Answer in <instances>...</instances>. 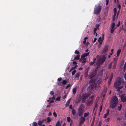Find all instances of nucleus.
Listing matches in <instances>:
<instances>
[{
    "label": "nucleus",
    "instance_id": "1",
    "mask_svg": "<svg viewBox=\"0 0 126 126\" xmlns=\"http://www.w3.org/2000/svg\"><path fill=\"white\" fill-rule=\"evenodd\" d=\"M118 101V98L116 96H113L110 102V108L113 109L115 107L117 104Z\"/></svg>",
    "mask_w": 126,
    "mask_h": 126
},
{
    "label": "nucleus",
    "instance_id": "2",
    "mask_svg": "<svg viewBox=\"0 0 126 126\" xmlns=\"http://www.w3.org/2000/svg\"><path fill=\"white\" fill-rule=\"evenodd\" d=\"M121 83V79L120 78H118L117 79V81L114 84V86L115 88L117 89L118 91H119L123 87L122 86L119 87Z\"/></svg>",
    "mask_w": 126,
    "mask_h": 126
},
{
    "label": "nucleus",
    "instance_id": "3",
    "mask_svg": "<svg viewBox=\"0 0 126 126\" xmlns=\"http://www.w3.org/2000/svg\"><path fill=\"white\" fill-rule=\"evenodd\" d=\"M89 95L88 94L85 93L82 94L79 96V99L81 100L82 103L85 102L86 100L89 96Z\"/></svg>",
    "mask_w": 126,
    "mask_h": 126
},
{
    "label": "nucleus",
    "instance_id": "4",
    "mask_svg": "<svg viewBox=\"0 0 126 126\" xmlns=\"http://www.w3.org/2000/svg\"><path fill=\"white\" fill-rule=\"evenodd\" d=\"M84 110V105L83 104H81L78 109V115L80 117L83 114Z\"/></svg>",
    "mask_w": 126,
    "mask_h": 126
},
{
    "label": "nucleus",
    "instance_id": "5",
    "mask_svg": "<svg viewBox=\"0 0 126 126\" xmlns=\"http://www.w3.org/2000/svg\"><path fill=\"white\" fill-rule=\"evenodd\" d=\"M102 9V7L100 4L97 6H95L94 8L93 13L94 14L98 15Z\"/></svg>",
    "mask_w": 126,
    "mask_h": 126
},
{
    "label": "nucleus",
    "instance_id": "6",
    "mask_svg": "<svg viewBox=\"0 0 126 126\" xmlns=\"http://www.w3.org/2000/svg\"><path fill=\"white\" fill-rule=\"evenodd\" d=\"M94 95H92L87 100L86 102V104L88 106H91L92 105L93 102Z\"/></svg>",
    "mask_w": 126,
    "mask_h": 126
},
{
    "label": "nucleus",
    "instance_id": "7",
    "mask_svg": "<svg viewBox=\"0 0 126 126\" xmlns=\"http://www.w3.org/2000/svg\"><path fill=\"white\" fill-rule=\"evenodd\" d=\"M105 59V56L100 58L98 61L97 63L98 65H101L104 62Z\"/></svg>",
    "mask_w": 126,
    "mask_h": 126
},
{
    "label": "nucleus",
    "instance_id": "8",
    "mask_svg": "<svg viewBox=\"0 0 126 126\" xmlns=\"http://www.w3.org/2000/svg\"><path fill=\"white\" fill-rule=\"evenodd\" d=\"M115 26V24L114 22H112L111 23V28L110 29V33H113L115 29V28H114Z\"/></svg>",
    "mask_w": 126,
    "mask_h": 126
},
{
    "label": "nucleus",
    "instance_id": "9",
    "mask_svg": "<svg viewBox=\"0 0 126 126\" xmlns=\"http://www.w3.org/2000/svg\"><path fill=\"white\" fill-rule=\"evenodd\" d=\"M121 98L122 102H125L126 101V94H124L121 95Z\"/></svg>",
    "mask_w": 126,
    "mask_h": 126
},
{
    "label": "nucleus",
    "instance_id": "10",
    "mask_svg": "<svg viewBox=\"0 0 126 126\" xmlns=\"http://www.w3.org/2000/svg\"><path fill=\"white\" fill-rule=\"evenodd\" d=\"M102 80L101 79L97 81V83H95L94 85L95 87H98L100 86V84L101 83Z\"/></svg>",
    "mask_w": 126,
    "mask_h": 126
},
{
    "label": "nucleus",
    "instance_id": "11",
    "mask_svg": "<svg viewBox=\"0 0 126 126\" xmlns=\"http://www.w3.org/2000/svg\"><path fill=\"white\" fill-rule=\"evenodd\" d=\"M109 48V46L108 45L105 46L104 48H103L102 52V53L103 54H105L106 52Z\"/></svg>",
    "mask_w": 126,
    "mask_h": 126
},
{
    "label": "nucleus",
    "instance_id": "12",
    "mask_svg": "<svg viewBox=\"0 0 126 126\" xmlns=\"http://www.w3.org/2000/svg\"><path fill=\"white\" fill-rule=\"evenodd\" d=\"M94 86L93 84L89 86L88 87L87 91L89 92H90L94 88Z\"/></svg>",
    "mask_w": 126,
    "mask_h": 126
},
{
    "label": "nucleus",
    "instance_id": "13",
    "mask_svg": "<svg viewBox=\"0 0 126 126\" xmlns=\"http://www.w3.org/2000/svg\"><path fill=\"white\" fill-rule=\"evenodd\" d=\"M89 54V53L88 52L86 53H85L82 54L81 56V58L79 60L80 62H81V61L82 60V58H84L86 57Z\"/></svg>",
    "mask_w": 126,
    "mask_h": 126
},
{
    "label": "nucleus",
    "instance_id": "14",
    "mask_svg": "<svg viewBox=\"0 0 126 126\" xmlns=\"http://www.w3.org/2000/svg\"><path fill=\"white\" fill-rule=\"evenodd\" d=\"M85 119V118L82 116L81 117L80 120L79 121V123L80 124H82L84 123Z\"/></svg>",
    "mask_w": 126,
    "mask_h": 126
},
{
    "label": "nucleus",
    "instance_id": "15",
    "mask_svg": "<svg viewBox=\"0 0 126 126\" xmlns=\"http://www.w3.org/2000/svg\"><path fill=\"white\" fill-rule=\"evenodd\" d=\"M96 71H95L91 73L90 75V76L91 78H93L96 75Z\"/></svg>",
    "mask_w": 126,
    "mask_h": 126
},
{
    "label": "nucleus",
    "instance_id": "16",
    "mask_svg": "<svg viewBox=\"0 0 126 126\" xmlns=\"http://www.w3.org/2000/svg\"><path fill=\"white\" fill-rule=\"evenodd\" d=\"M110 111V110L108 109L107 110V113L104 114L103 116V118H105L108 115Z\"/></svg>",
    "mask_w": 126,
    "mask_h": 126
},
{
    "label": "nucleus",
    "instance_id": "17",
    "mask_svg": "<svg viewBox=\"0 0 126 126\" xmlns=\"http://www.w3.org/2000/svg\"><path fill=\"white\" fill-rule=\"evenodd\" d=\"M71 98H70L69 99H68L67 101L66 104H65L66 107H67L68 105H69L70 102V101L71 100Z\"/></svg>",
    "mask_w": 126,
    "mask_h": 126
},
{
    "label": "nucleus",
    "instance_id": "18",
    "mask_svg": "<svg viewBox=\"0 0 126 126\" xmlns=\"http://www.w3.org/2000/svg\"><path fill=\"white\" fill-rule=\"evenodd\" d=\"M80 55H78L77 56H76L74 58L73 60H72V61L75 60H78L79 59L80 57Z\"/></svg>",
    "mask_w": 126,
    "mask_h": 126
},
{
    "label": "nucleus",
    "instance_id": "19",
    "mask_svg": "<svg viewBox=\"0 0 126 126\" xmlns=\"http://www.w3.org/2000/svg\"><path fill=\"white\" fill-rule=\"evenodd\" d=\"M73 93V94L75 95L77 92V87L73 88L72 91Z\"/></svg>",
    "mask_w": 126,
    "mask_h": 126
},
{
    "label": "nucleus",
    "instance_id": "20",
    "mask_svg": "<svg viewBox=\"0 0 126 126\" xmlns=\"http://www.w3.org/2000/svg\"><path fill=\"white\" fill-rule=\"evenodd\" d=\"M121 49H119L117 51V57H118L119 56L120 53L121 52Z\"/></svg>",
    "mask_w": 126,
    "mask_h": 126
},
{
    "label": "nucleus",
    "instance_id": "21",
    "mask_svg": "<svg viewBox=\"0 0 126 126\" xmlns=\"http://www.w3.org/2000/svg\"><path fill=\"white\" fill-rule=\"evenodd\" d=\"M103 41V39H102L101 37H100L99 38L98 42H99L100 44H101Z\"/></svg>",
    "mask_w": 126,
    "mask_h": 126
},
{
    "label": "nucleus",
    "instance_id": "22",
    "mask_svg": "<svg viewBox=\"0 0 126 126\" xmlns=\"http://www.w3.org/2000/svg\"><path fill=\"white\" fill-rule=\"evenodd\" d=\"M80 75V73L79 72H78L77 74H76L75 76V77L77 78L78 79Z\"/></svg>",
    "mask_w": 126,
    "mask_h": 126
},
{
    "label": "nucleus",
    "instance_id": "23",
    "mask_svg": "<svg viewBox=\"0 0 126 126\" xmlns=\"http://www.w3.org/2000/svg\"><path fill=\"white\" fill-rule=\"evenodd\" d=\"M89 114V113L88 112L85 113L84 114V116L85 117H88Z\"/></svg>",
    "mask_w": 126,
    "mask_h": 126
},
{
    "label": "nucleus",
    "instance_id": "24",
    "mask_svg": "<svg viewBox=\"0 0 126 126\" xmlns=\"http://www.w3.org/2000/svg\"><path fill=\"white\" fill-rule=\"evenodd\" d=\"M86 58H82V60L81 61V62L82 63H85L86 62Z\"/></svg>",
    "mask_w": 126,
    "mask_h": 126
},
{
    "label": "nucleus",
    "instance_id": "25",
    "mask_svg": "<svg viewBox=\"0 0 126 126\" xmlns=\"http://www.w3.org/2000/svg\"><path fill=\"white\" fill-rule=\"evenodd\" d=\"M98 107V105H97V102H95V106H94V109H93V112H94V110H95V108H97Z\"/></svg>",
    "mask_w": 126,
    "mask_h": 126
},
{
    "label": "nucleus",
    "instance_id": "26",
    "mask_svg": "<svg viewBox=\"0 0 126 126\" xmlns=\"http://www.w3.org/2000/svg\"><path fill=\"white\" fill-rule=\"evenodd\" d=\"M72 113L73 115H75L76 113L75 110L74 109H73L72 110Z\"/></svg>",
    "mask_w": 126,
    "mask_h": 126
},
{
    "label": "nucleus",
    "instance_id": "27",
    "mask_svg": "<svg viewBox=\"0 0 126 126\" xmlns=\"http://www.w3.org/2000/svg\"><path fill=\"white\" fill-rule=\"evenodd\" d=\"M67 82V81L65 80H63L62 82V83L63 85H65Z\"/></svg>",
    "mask_w": 126,
    "mask_h": 126
},
{
    "label": "nucleus",
    "instance_id": "28",
    "mask_svg": "<svg viewBox=\"0 0 126 126\" xmlns=\"http://www.w3.org/2000/svg\"><path fill=\"white\" fill-rule=\"evenodd\" d=\"M60 123L59 121H58L56 123V126H60Z\"/></svg>",
    "mask_w": 126,
    "mask_h": 126
},
{
    "label": "nucleus",
    "instance_id": "29",
    "mask_svg": "<svg viewBox=\"0 0 126 126\" xmlns=\"http://www.w3.org/2000/svg\"><path fill=\"white\" fill-rule=\"evenodd\" d=\"M88 39L87 37H85L84 39V40L83 42V44H85L86 43V40Z\"/></svg>",
    "mask_w": 126,
    "mask_h": 126
},
{
    "label": "nucleus",
    "instance_id": "30",
    "mask_svg": "<svg viewBox=\"0 0 126 126\" xmlns=\"http://www.w3.org/2000/svg\"><path fill=\"white\" fill-rule=\"evenodd\" d=\"M122 105L121 104H120V106H119L118 107V110H121V108H122Z\"/></svg>",
    "mask_w": 126,
    "mask_h": 126
},
{
    "label": "nucleus",
    "instance_id": "31",
    "mask_svg": "<svg viewBox=\"0 0 126 126\" xmlns=\"http://www.w3.org/2000/svg\"><path fill=\"white\" fill-rule=\"evenodd\" d=\"M47 121L48 122H50L51 121V120L50 118L49 117H48L47 118Z\"/></svg>",
    "mask_w": 126,
    "mask_h": 126
},
{
    "label": "nucleus",
    "instance_id": "32",
    "mask_svg": "<svg viewBox=\"0 0 126 126\" xmlns=\"http://www.w3.org/2000/svg\"><path fill=\"white\" fill-rule=\"evenodd\" d=\"M32 125L33 126H37V124L36 122H34L32 124Z\"/></svg>",
    "mask_w": 126,
    "mask_h": 126
},
{
    "label": "nucleus",
    "instance_id": "33",
    "mask_svg": "<svg viewBox=\"0 0 126 126\" xmlns=\"http://www.w3.org/2000/svg\"><path fill=\"white\" fill-rule=\"evenodd\" d=\"M67 121L68 122H69L71 121V118L69 117H68L67 118Z\"/></svg>",
    "mask_w": 126,
    "mask_h": 126
},
{
    "label": "nucleus",
    "instance_id": "34",
    "mask_svg": "<svg viewBox=\"0 0 126 126\" xmlns=\"http://www.w3.org/2000/svg\"><path fill=\"white\" fill-rule=\"evenodd\" d=\"M76 70H74L72 72V75H74L76 73Z\"/></svg>",
    "mask_w": 126,
    "mask_h": 126
},
{
    "label": "nucleus",
    "instance_id": "35",
    "mask_svg": "<svg viewBox=\"0 0 126 126\" xmlns=\"http://www.w3.org/2000/svg\"><path fill=\"white\" fill-rule=\"evenodd\" d=\"M112 62H111L109 66L108 67V68L110 69L112 65Z\"/></svg>",
    "mask_w": 126,
    "mask_h": 126
},
{
    "label": "nucleus",
    "instance_id": "36",
    "mask_svg": "<svg viewBox=\"0 0 126 126\" xmlns=\"http://www.w3.org/2000/svg\"><path fill=\"white\" fill-rule=\"evenodd\" d=\"M75 54H79V52L78 50H76L75 52Z\"/></svg>",
    "mask_w": 126,
    "mask_h": 126
},
{
    "label": "nucleus",
    "instance_id": "37",
    "mask_svg": "<svg viewBox=\"0 0 126 126\" xmlns=\"http://www.w3.org/2000/svg\"><path fill=\"white\" fill-rule=\"evenodd\" d=\"M61 98L60 97H57L56 99V101H60V98Z\"/></svg>",
    "mask_w": 126,
    "mask_h": 126
},
{
    "label": "nucleus",
    "instance_id": "38",
    "mask_svg": "<svg viewBox=\"0 0 126 126\" xmlns=\"http://www.w3.org/2000/svg\"><path fill=\"white\" fill-rule=\"evenodd\" d=\"M38 125L40 126H41L42 125V124L41 123V122L40 121L38 122Z\"/></svg>",
    "mask_w": 126,
    "mask_h": 126
},
{
    "label": "nucleus",
    "instance_id": "39",
    "mask_svg": "<svg viewBox=\"0 0 126 126\" xmlns=\"http://www.w3.org/2000/svg\"><path fill=\"white\" fill-rule=\"evenodd\" d=\"M126 62L125 64H124V70H126Z\"/></svg>",
    "mask_w": 126,
    "mask_h": 126
},
{
    "label": "nucleus",
    "instance_id": "40",
    "mask_svg": "<svg viewBox=\"0 0 126 126\" xmlns=\"http://www.w3.org/2000/svg\"><path fill=\"white\" fill-rule=\"evenodd\" d=\"M53 115L55 117H56L57 116V115L56 112L54 111L53 113Z\"/></svg>",
    "mask_w": 126,
    "mask_h": 126
},
{
    "label": "nucleus",
    "instance_id": "41",
    "mask_svg": "<svg viewBox=\"0 0 126 126\" xmlns=\"http://www.w3.org/2000/svg\"><path fill=\"white\" fill-rule=\"evenodd\" d=\"M113 11L114 13H117L116 8H114L113 9Z\"/></svg>",
    "mask_w": 126,
    "mask_h": 126
},
{
    "label": "nucleus",
    "instance_id": "42",
    "mask_svg": "<svg viewBox=\"0 0 126 126\" xmlns=\"http://www.w3.org/2000/svg\"><path fill=\"white\" fill-rule=\"evenodd\" d=\"M102 105H101L99 107V110L100 111H101L102 109Z\"/></svg>",
    "mask_w": 126,
    "mask_h": 126
},
{
    "label": "nucleus",
    "instance_id": "43",
    "mask_svg": "<svg viewBox=\"0 0 126 126\" xmlns=\"http://www.w3.org/2000/svg\"><path fill=\"white\" fill-rule=\"evenodd\" d=\"M102 124V122L101 121H99V122L98 125V126H101V125Z\"/></svg>",
    "mask_w": 126,
    "mask_h": 126
},
{
    "label": "nucleus",
    "instance_id": "44",
    "mask_svg": "<svg viewBox=\"0 0 126 126\" xmlns=\"http://www.w3.org/2000/svg\"><path fill=\"white\" fill-rule=\"evenodd\" d=\"M54 94V92L53 91H51L50 93V94L52 95H53Z\"/></svg>",
    "mask_w": 126,
    "mask_h": 126
},
{
    "label": "nucleus",
    "instance_id": "45",
    "mask_svg": "<svg viewBox=\"0 0 126 126\" xmlns=\"http://www.w3.org/2000/svg\"><path fill=\"white\" fill-rule=\"evenodd\" d=\"M112 77H111V78H110L109 80V84L110 83V81L112 80Z\"/></svg>",
    "mask_w": 126,
    "mask_h": 126
},
{
    "label": "nucleus",
    "instance_id": "46",
    "mask_svg": "<svg viewBox=\"0 0 126 126\" xmlns=\"http://www.w3.org/2000/svg\"><path fill=\"white\" fill-rule=\"evenodd\" d=\"M70 86V84H68L67 85L65 88L66 89H67Z\"/></svg>",
    "mask_w": 126,
    "mask_h": 126
},
{
    "label": "nucleus",
    "instance_id": "47",
    "mask_svg": "<svg viewBox=\"0 0 126 126\" xmlns=\"http://www.w3.org/2000/svg\"><path fill=\"white\" fill-rule=\"evenodd\" d=\"M46 119H44L42 120V121H40L41 122V123L42 124L44 122L46 121Z\"/></svg>",
    "mask_w": 126,
    "mask_h": 126
},
{
    "label": "nucleus",
    "instance_id": "48",
    "mask_svg": "<svg viewBox=\"0 0 126 126\" xmlns=\"http://www.w3.org/2000/svg\"><path fill=\"white\" fill-rule=\"evenodd\" d=\"M69 108L70 109H72V108H73V107H72V105H70L69 106Z\"/></svg>",
    "mask_w": 126,
    "mask_h": 126
},
{
    "label": "nucleus",
    "instance_id": "49",
    "mask_svg": "<svg viewBox=\"0 0 126 126\" xmlns=\"http://www.w3.org/2000/svg\"><path fill=\"white\" fill-rule=\"evenodd\" d=\"M62 80V78H58L57 79V80L58 81H61Z\"/></svg>",
    "mask_w": 126,
    "mask_h": 126
},
{
    "label": "nucleus",
    "instance_id": "50",
    "mask_svg": "<svg viewBox=\"0 0 126 126\" xmlns=\"http://www.w3.org/2000/svg\"><path fill=\"white\" fill-rule=\"evenodd\" d=\"M120 21H119L118 22V23L117 25V27H119V26L120 25Z\"/></svg>",
    "mask_w": 126,
    "mask_h": 126
},
{
    "label": "nucleus",
    "instance_id": "51",
    "mask_svg": "<svg viewBox=\"0 0 126 126\" xmlns=\"http://www.w3.org/2000/svg\"><path fill=\"white\" fill-rule=\"evenodd\" d=\"M95 63V62L93 61V62H91L90 63V65H93Z\"/></svg>",
    "mask_w": 126,
    "mask_h": 126
},
{
    "label": "nucleus",
    "instance_id": "52",
    "mask_svg": "<svg viewBox=\"0 0 126 126\" xmlns=\"http://www.w3.org/2000/svg\"><path fill=\"white\" fill-rule=\"evenodd\" d=\"M78 66V65H76L74 67H72L73 68V69L74 70Z\"/></svg>",
    "mask_w": 126,
    "mask_h": 126
},
{
    "label": "nucleus",
    "instance_id": "53",
    "mask_svg": "<svg viewBox=\"0 0 126 126\" xmlns=\"http://www.w3.org/2000/svg\"><path fill=\"white\" fill-rule=\"evenodd\" d=\"M73 63L74 64H76L77 63L76 61H73Z\"/></svg>",
    "mask_w": 126,
    "mask_h": 126
},
{
    "label": "nucleus",
    "instance_id": "54",
    "mask_svg": "<svg viewBox=\"0 0 126 126\" xmlns=\"http://www.w3.org/2000/svg\"><path fill=\"white\" fill-rule=\"evenodd\" d=\"M106 4L107 5L108 4L109 2V0H106Z\"/></svg>",
    "mask_w": 126,
    "mask_h": 126
},
{
    "label": "nucleus",
    "instance_id": "55",
    "mask_svg": "<svg viewBox=\"0 0 126 126\" xmlns=\"http://www.w3.org/2000/svg\"><path fill=\"white\" fill-rule=\"evenodd\" d=\"M115 19V16H113L112 18V20L113 21H114Z\"/></svg>",
    "mask_w": 126,
    "mask_h": 126
},
{
    "label": "nucleus",
    "instance_id": "56",
    "mask_svg": "<svg viewBox=\"0 0 126 126\" xmlns=\"http://www.w3.org/2000/svg\"><path fill=\"white\" fill-rule=\"evenodd\" d=\"M99 24H96V28L97 29V28H98V27H99Z\"/></svg>",
    "mask_w": 126,
    "mask_h": 126
},
{
    "label": "nucleus",
    "instance_id": "57",
    "mask_svg": "<svg viewBox=\"0 0 126 126\" xmlns=\"http://www.w3.org/2000/svg\"><path fill=\"white\" fill-rule=\"evenodd\" d=\"M118 7L119 8V10L121 9V6L120 4H119L118 6Z\"/></svg>",
    "mask_w": 126,
    "mask_h": 126
},
{
    "label": "nucleus",
    "instance_id": "58",
    "mask_svg": "<svg viewBox=\"0 0 126 126\" xmlns=\"http://www.w3.org/2000/svg\"><path fill=\"white\" fill-rule=\"evenodd\" d=\"M67 95L66 94H65L64 96H63V99H64L66 97Z\"/></svg>",
    "mask_w": 126,
    "mask_h": 126
},
{
    "label": "nucleus",
    "instance_id": "59",
    "mask_svg": "<svg viewBox=\"0 0 126 126\" xmlns=\"http://www.w3.org/2000/svg\"><path fill=\"white\" fill-rule=\"evenodd\" d=\"M96 40H97V38H95L94 39V41L93 42V43H94L96 41Z\"/></svg>",
    "mask_w": 126,
    "mask_h": 126
},
{
    "label": "nucleus",
    "instance_id": "60",
    "mask_svg": "<svg viewBox=\"0 0 126 126\" xmlns=\"http://www.w3.org/2000/svg\"><path fill=\"white\" fill-rule=\"evenodd\" d=\"M52 115V114L51 112H49L48 114V116H50Z\"/></svg>",
    "mask_w": 126,
    "mask_h": 126
},
{
    "label": "nucleus",
    "instance_id": "61",
    "mask_svg": "<svg viewBox=\"0 0 126 126\" xmlns=\"http://www.w3.org/2000/svg\"><path fill=\"white\" fill-rule=\"evenodd\" d=\"M104 34H102V37L103 40H104Z\"/></svg>",
    "mask_w": 126,
    "mask_h": 126
},
{
    "label": "nucleus",
    "instance_id": "62",
    "mask_svg": "<svg viewBox=\"0 0 126 126\" xmlns=\"http://www.w3.org/2000/svg\"><path fill=\"white\" fill-rule=\"evenodd\" d=\"M97 29V28H95L94 29V30H93V31L94 32H96V31Z\"/></svg>",
    "mask_w": 126,
    "mask_h": 126
},
{
    "label": "nucleus",
    "instance_id": "63",
    "mask_svg": "<svg viewBox=\"0 0 126 126\" xmlns=\"http://www.w3.org/2000/svg\"><path fill=\"white\" fill-rule=\"evenodd\" d=\"M73 67H72L71 68V69L70 70V71H69V72H71L72 71V70H73Z\"/></svg>",
    "mask_w": 126,
    "mask_h": 126
},
{
    "label": "nucleus",
    "instance_id": "64",
    "mask_svg": "<svg viewBox=\"0 0 126 126\" xmlns=\"http://www.w3.org/2000/svg\"><path fill=\"white\" fill-rule=\"evenodd\" d=\"M124 78H125V80H126V73L125 75Z\"/></svg>",
    "mask_w": 126,
    "mask_h": 126
}]
</instances>
